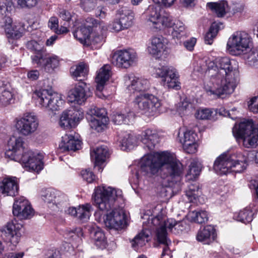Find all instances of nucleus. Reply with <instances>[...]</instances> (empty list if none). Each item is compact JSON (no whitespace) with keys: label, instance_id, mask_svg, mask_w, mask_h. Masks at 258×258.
Listing matches in <instances>:
<instances>
[{"label":"nucleus","instance_id":"11","mask_svg":"<svg viewBox=\"0 0 258 258\" xmlns=\"http://www.w3.org/2000/svg\"><path fill=\"white\" fill-rule=\"evenodd\" d=\"M39 125L37 117L33 113H26L17 120L16 127L21 135L25 136L31 135L35 132Z\"/></svg>","mask_w":258,"mask_h":258},{"label":"nucleus","instance_id":"32","mask_svg":"<svg viewBox=\"0 0 258 258\" xmlns=\"http://www.w3.org/2000/svg\"><path fill=\"white\" fill-rule=\"evenodd\" d=\"M148 52L155 59H159L161 56V39L159 37H153L148 47Z\"/></svg>","mask_w":258,"mask_h":258},{"label":"nucleus","instance_id":"15","mask_svg":"<svg viewBox=\"0 0 258 258\" xmlns=\"http://www.w3.org/2000/svg\"><path fill=\"white\" fill-rule=\"evenodd\" d=\"M92 93L86 83L80 82L68 93L69 101L76 102L79 104L84 103L90 97Z\"/></svg>","mask_w":258,"mask_h":258},{"label":"nucleus","instance_id":"54","mask_svg":"<svg viewBox=\"0 0 258 258\" xmlns=\"http://www.w3.org/2000/svg\"><path fill=\"white\" fill-rule=\"evenodd\" d=\"M12 3H16L21 8L31 9L38 4V0H11Z\"/></svg>","mask_w":258,"mask_h":258},{"label":"nucleus","instance_id":"23","mask_svg":"<svg viewBox=\"0 0 258 258\" xmlns=\"http://www.w3.org/2000/svg\"><path fill=\"white\" fill-rule=\"evenodd\" d=\"M109 156L108 148L106 146L98 147L90 152L91 158L94 160L95 167L99 172H102L103 168L101 165L109 157Z\"/></svg>","mask_w":258,"mask_h":258},{"label":"nucleus","instance_id":"45","mask_svg":"<svg viewBox=\"0 0 258 258\" xmlns=\"http://www.w3.org/2000/svg\"><path fill=\"white\" fill-rule=\"evenodd\" d=\"M95 245L98 248L104 249L106 246V240L104 233L99 229L93 231Z\"/></svg>","mask_w":258,"mask_h":258},{"label":"nucleus","instance_id":"31","mask_svg":"<svg viewBox=\"0 0 258 258\" xmlns=\"http://www.w3.org/2000/svg\"><path fill=\"white\" fill-rule=\"evenodd\" d=\"M87 24V26L80 27L74 33V37L81 43L85 44H88V39L92 29V24Z\"/></svg>","mask_w":258,"mask_h":258},{"label":"nucleus","instance_id":"62","mask_svg":"<svg viewBox=\"0 0 258 258\" xmlns=\"http://www.w3.org/2000/svg\"><path fill=\"white\" fill-rule=\"evenodd\" d=\"M176 21L173 22L172 17L169 14L165 12L162 14V25H164L167 27H172Z\"/></svg>","mask_w":258,"mask_h":258},{"label":"nucleus","instance_id":"18","mask_svg":"<svg viewBox=\"0 0 258 258\" xmlns=\"http://www.w3.org/2000/svg\"><path fill=\"white\" fill-rule=\"evenodd\" d=\"M84 117L83 112L73 109L62 112L59 121V126L64 129L75 127Z\"/></svg>","mask_w":258,"mask_h":258},{"label":"nucleus","instance_id":"17","mask_svg":"<svg viewBox=\"0 0 258 258\" xmlns=\"http://www.w3.org/2000/svg\"><path fill=\"white\" fill-rule=\"evenodd\" d=\"M136 53L131 49L116 51L112 56V63L118 68H128L134 62Z\"/></svg>","mask_w":258,"mask_h":258},{"label":"nucleus","instance_id":"48","mask_svg":"<svg viewBox=\"0 0 258 258\" xmlns=\"http://www.w3.org/2000/svg\"><path fill=\"white\" fill-rule=\"evenodd\" d=\"M190 216L193 221L199 224L205 223L208 219L207 212L203 210L192 211Z\"/></svg>","mask_w":258,"mask_h":258},{"label":"nucleus","instance_id":"27","mask_svg":"<svg viewBox=\"0 0 258 258\" xmlns=\"http://www.w3.org/2000/svg\"><path fill=\"white\" fill-rule=\"evenodd\" d=\"M151 224L154 241L153 246L158 247L161 244V216L158 215L153 218Z\"/></svg>","mask_w":258,"mask_h":258},{"label":"nucleus","instance_id":"55","mask_svg":"<svg viewBox=\"0 0 258 258\" xmlns=\"http://www.w3.org/2000/svg\"><path fill=\"white\" fill-rule=\"evenodd\" d=\"M67 197L60 191H56V196L54 200V206L60 209L67 205Z\"/></svg>","mask_w":258,"mask_h":258},{"label":"nucleus","instance_id":"19","mask_svg":"<svg viewBox=\"0 0 258 258\" xmlns=\"http://www.w3.org/2000/svg\"><path fill=\"white\" fill-rule=\"evenodd\" d=\"M22 153H23L22 154L19 155V159L14 160L15 161L21 162L26 167H28L30 169L37 172L43 169L41 157L39 154L36 155L31 150L26 151L24 150Z\"/></svg>","mask_w":258,"mask_h":258},{"label":"nucleus","instance_id":"2","mask_svg":"<svg viewBox=\"0 0 258 258\" xmlns=\"http://www.w3.org/2000/svg\"><path fill=\"white\" fill-rule=\"evenodd\" d=\"M141 141L152 153L145 155L140 162V171L144 175L151 177L158 175L161 170L160 137L156 130L147 129L142 133Z\"/></svg>","mask_w":258,"mask_h":258},{"label":"nucleus","instance_id":"24","mask_svg":"<svg viewBox=\"0 0 258 258\" xmlns=\"http://www.w3.org/2000/svg\"><path fill=\"white\" fill-rule=\"evenodd\" d=\"M18 192V185L16 177L7 178L0 182V196H15Z\"/></svg>","mask_w":258,"mask_h":258},{"label":"nucleus","instance_id":"25","mask_svg":"<svg viewBox=\"0 0 258 258\" xmlns=\"http://www.w3.org/2000/svg\"><path fill=\"white\" fill-rule=\"evenodd\" d=\"M81 145L82 142L74 136L66 134L62 137L59 147L63 151H76L81 148Z\"/></svg>","mask_w":258,"mask_h":258},{"label":"nucleus","instance_id":"28","mask_svg":"<svg viewBox=\"0 0 258 258\" xmlns=\"http://www.w3.org/2000/svg\"><path fill=\"white\" fill-rule=\"evenodd\" d=\"M117 14L120 16V23L124 29L132 26L134 19V14L132 10L126 7H122L117 11Z\"/></svg>","mask_w":258,"mask_h":258},{"label":"nucleus","instance_id":"58","mask_svg":"<svg viewBox=\"0 0 258 258\" xmlns=\"http://www.w3.org/2000/svg\"><path fill=\"white\" fill-rule=\"evenodd\" d=\"M209 61H211L209 59H201L197 62V66L195 67V70L203 73L206 72L208 69H212L209 68L208 66Z\"/></svg>","mask_w":258,"mask_h":258},{"label":"nucleus","instance_id":"44","mask_svg":"<svg viewBox=\"0 0 258 258\" xmlns=\"http://www.w3.org/2000/svg\"><path fill=\"white\" fill-rule=\"evenodd\" d=\"M108 121V117H104L102 119L91 118L89 124L92 129L97 132H101L106 127Z\"/></svg>","mask_w":258,"mask_h":258},{"label":"nucleus","instance_id":"60","mask_svg":"<svg viewBox=\"0 0 258 258\" xmlns=\"http://www.w3.org/2000/svg\"><path fill=\"white\" fill-rule=\"evenodd\" d=\"M19 217L21 219H27L30 218L33 215V210L29 202L27 201V204H26L24 211L21 212Z\"/></svg>","mask_w":258,"mask_h":258},{"label":"nucleus","instance_id":"37","mask_svg":"<svg viewBox=\"0 0 258 258\" xmlns=\"http://www.w3.org/2000/svg\"><path fill=\"white\" fill-rule=\"evenodd\" d=\"M148 237L149 231L147 230H143L132 240V247L137 250L139 247L143 246L148 242Z\"/></svg>","mask_w":258,"mask_h":258},{"label":"nucleus","instance_id":"36","mask_svg":"<svg viewBox=\"0 0 258 258\" xmlns=\"http://www.w3.org/2000/svg\"><path fill=\"white\" fill-rule=\"evenodd\" d=\"M201 168V164L199 161L196 160H192L189 165L188 170L186 175L187 179L191 180H195L200 175Z\"/></svg>","mask_w":258,"mask_h":258},{"label":"nucleus","instance_id":"43","mask_svg":"<svg viewBox=\"0 0 258 258\" xmlns=\"http://www.w3.org/2000/svg\"><path fill=\"white\" fill-rule=\"evenodd\" d=\"M92 210V207L90 204L79 206L77 218L82 222L87 221L89 219Z\"/></svg>","mask_w":258,"mask_h":258},{"label":"nucleus","instance_id":"38","mask_svg":"<svg viewBox=\"0 0 258 258\" xmlns=\"http://www.w3.org/2000/svg\"><path fill=\"white\" fill-rule=\"evenodd\" d=\"M173 27L171 35L173 38L181 39L187 36V31L184 25L180 21H176Z\"/></svg>","mask_w":258,"mask_h":258},{"label":"nucleus","instance_id":"20","mask_svg":"<svg viewBox=\"0 0 258 258\" xmlns=\"http://www.w3.org/2000/svg\"><path fill=\"white\" fill-rule=\"evenodd\" d=\"M179 76L175 68L172 67H162V83L164 87L176 90L181 88Z\"/></svg>","mask_w":258,"mask_h":258},{"label":"nucleus","instance_id":"21","mask_svg":"<svg viewBox=\"0 0 258 258\" xmlns=\"http://www.w3.org/2000/svg\"><path fill=\"white\" fill-rule=\"evenodd\" d=\"M161 0H153L154 5L151 7V11L148 18V22L150 23L152 30L155 32H158L161 27Z\"/></svg>","mask_w":258,"mask_h":258},{"label":"nucleus","instance_id":"49","mask_svg":"<svg viewBox=\"0 0 258 258\" xmlns=\"http://www.w3.org/2000/svg\"><path fill=\"white\" fill-rule=\"evenodd\" d=\"M56 191L52 189H47L42 191V199L48 204H52V206H50L51 208H53L54 206V200L56 196Z\"/></svg>","mask_w":258,"mask_h":258},{"label":"nucleus","instance_id":"10","mask_svg":"<svg viewBox=\"0 0 258 258\" xmlns=\"http://www.w3.org/2000/svg\"><path fill=\"white\" fill-rule=\"evenodd\" d=\"M135 106L142 113L153 115L160 106L158 98L148 93L141 94L137 96L134 101Z\"/></svg>","mask_w":258,"mask_h":258},{"label":"nucleus","instance_id":"5","mask_svg":"<svg viewBox=\"0 0 258 258\" xmlns=\"http://www.w3.org/2000/svg\"><path fill=\"white\" fill-rule=\"evenodd\" d=\"M94 205L99 210L107 212L112 209L115 203L122 198V191L111 187L98 186L92 196Z\"/></svg>","mask_w":258,"mask_h":258},{"label":"nucleus","instance_id":"16","mask_svg":"<svg viewBox=\"0 0 258 258\" xmlns=\"http://www.w3.org/2000/svg\"><path fill=\"white\" fill-rule=\"evenodd\" d=\"M20 226L17 223L16 218H13L9 221L1 229L2 236L5 237L6 240L12 244L16 245L20 240V233L19 230Z\"/></svg>","mask_w":258,"mask_h":258},{"label":"nucleus","instance_id":"56","mask_svg":"<svg viewBox=\"0 0 258 258\" xmlns=\"http://www.w3.org/2000/svg\"><path fill=\"white\" fill-rule=\"evenodd\" d=\"M97 0H80V7L85 12H90L97 6Z\"/></svg>","mask_w":258,"mask_h":258},{"label":"nucleus","instance_id":"1","mask_svg":"<svg viewBox=\"0 0 258 258\" xmlns=\"http://www.w3.org/2000/svg\"><path fill=\"white\" fill-rule=\"evenodd\" d=\"M209 68L214 69L210 82L205 84V91L210 95L221 97L233 92L236 81L235 72L237 64L235 60L227 57H218L214 61H209Z\"/></svg>","mask_w":258,"mask_h":258},{"label":"nucleus","instance_id":"64","mask_svg":"<svg viewBox=\"0 0 258 258\" xmlns=\"http://www.w3.org/2000/svg\"><path fill=\"white\" fill-rule=\"evenodd\" d=\"M248 108L253 113H258V97H253L250 100Z\"/></svg>","mask_w":258,"mask_h":258},{"label":"nucleus","instance_id":"30","mask_svg":"<svg viewBox=\"0 0 258 258\" xmlns=\"http://www.w3.org/2000/svg\"><path fill=\"white\" fill-rule=\"evenodd\" d=\"M175 220L172 218H167L164 220L162 223V244L165 245L164 251H166L168 249V245L171 243L170 240L167 238V235L169 231L173 232Z\"/></svg>","mask_w":258,"mask_h":258},{"label":"nucleus","instance_id":"35","mask_svg":"<svg viewBox=\"0 0 258 258\" xmlns=\"http://www.w3.org/2000/svg\"><path fill=\"white\" fill-rule=\"evenodd\" d=\"M207 6L215 13L218 17H222L226 14L228 4L226 2L222 1L219 3H208Z\"/></svg>","mask_w":258,"mask_h":258},{"label":"nucleus","instance_id":"3","mask_svg":"<svg viewBox=\"0 0 258 258\" xmlns=\"http://www.w3.org/2000/svg\"><path fill=\"white\" fill-rule=\"evenodd\" d=\"M182 163L176 159L175 154L168 151H162V195L169 199L172 197L170 187L179 180L183 174Z\"/></svg>","mask_w":258,"mask_h":258},{"label":"nucleus","instance_id":"42","mask_svg":"<svg viewBox=\"0 0 258 258\" xmlns=\"http://www.w3.org/2000/svg\"><path fill=\"white\" fill-rule=\"evenodd\" d=\"M201 194V191L200 190L199 185L197 184H190L185 192V195L189 201L196 203L199 200Z\"/></svg>","mask_w":258,"mask_h":258},{"label":"nucleus","instance_id":"33","mask_svg":"<svg viewBox=\"0 0 258 258\" xmlns=\"http://www.w3.org/2000/svg\"><path fill=\"white\" fill-rule=\"evenodd\" d=\"M149 88V82L147 79L136 78L132 81V83L128 86L130 91L137 92L146 91Z\"/></svg>","mask_w":258,"mask_h":258},{"label":"nucleus","instance_id":"59","mask_svg":"<svg viewBox=\"0 0 258 258\" xmlns=\"http://www.w3.org/2000/svg\"><path fill=\"white\" fill-rule=\"evenodd\" d=\"M213 112L209 109L199 110L196 113V117L199 119H210Z\"/></svg>","mask_w":258,"mask_h":258},{"label":"nucleus","instance_id":"39","mask_svg":"<svg viewBox=\"0 0 258 258\" xmlns=\"http://www.w3.org/2000/svg\"><path fill=\"white\" fill-rule=\"evenodd\" d=\"M88 72L87 66L84 63H81L78 66L73 67L70 70L73 77L78 81H82L83 79H79V78H85L87 75Z\"/></svg>","mask_w":258,"mask_h":258},{"label":"nucleus","instance_id":"29","mask_svg":"<svg viewBox=\"0 0 258 258\" xmlns=\"http://www.w3.org/2000/svg\"><path fill=\"white\" fill-rule=\"evenodd\" d=\"M110 70L111 67L108 64L104 65L99 70L95 78L97 90L102 91L106 82L108 81L110 76Z\"/></svg>","mask_w":258,"mask_h":258},{"label":"nucleus","instance_id":"4","mask_svg":"<svg viewBox=\"0 0 258 258\" xmlns=\"http://www.w3.org/2000/svg\"><path fill=\"white\" fill-rule=\"evenodd\" d=\"M247 158L241 153L233 155L224 153L219 156L214 162L213 168L220 175H225L234 172H241L247 166Z\"/></svg>","mask_w":258,"mask_h":258},{"label":"nucleus","instance_id":"9","mask_svg":"<svg viewBox=\"0 0 258 258\" xmlns=\"http://www.w3.org/2000/svg\"><path fill=\"white\" fill-rule=\"evenodd\" d=\"M37 96V102L41 108L56 111L60 109L63 103L60 96L51 89H41L35 92Z\"/></svg>","mask_w":258,"mask_h":258},{"label":"nucleus","instance_id":"14","mask_svg":"<svg viewBox=\"0 0 258 258\" xmlns=\"http://www.w3.org/2000/svg\"><path fill=\"white\" fill-rule=\"evenodd\" d=\"M103 222L105 226L109 229H121L126 225V216L120 209H114L111 212L105 215Z\"/></svg>","mask_w":258,"mask_h":258},{"label":"nucleus","instance_id":"26","mask_svg":"<svg viewBox=\"0 0 258 258\" xmlns=\"http://www.w3.org/2000/svg\"><path fill=\"white\" fill-rule=\"evenodd\" d=\"M23 139L20 138L15 139L14 142L12 140L9 143L10 148L6 151L5 155L12 160H19V155L24 151Z\"/></svg>","mask_w":258,"mask_h":258},{"label":"nucleus","instance_id":"22","mask_svg":"<svg viewBox=\"0 0 258 258\" xmlns=\"http://www.w3.org/2000/svg\"><path fill=\"white\" fill-rule=\"evenodd\" d=\"M217 233L214 226L206 225L200 228L197 233V240L203 244L210 245L216 239Z\"/></svg>","mask_w":258,"mask_h":258},{"label":"nucleus","instance_id":"63","mask_svg":"<svg viewBox=\"0 0 258 258\" xmlns=\"http://www.w3.org/2000/svg\"><path fill=\"white\" fill-rule=\"evenodd\" d=\"M81 175L83 179L89 183L92 182L95 179V175L90 169L82 170Z\"/></svg>","mask_w":258,"mask_h":258},{"label":"nucleus","instance_id":"13","mask_svg":"<svg viewBox=\"0 0 258 258\" xmlns=\"http://www.w3.org/2000/svg\"><path fill=\"white\" fill-rule=\"evenodd\" d=\"M86 21L87 23L92 24L93 28L87 45H95L101 43L103 39V32L107 30L106 24L103 21H98L93 18L88 17Z\"/></svg>","mask_w":258,"mask_h":258},{"label":"nucleus","instance_id":"6","mask_svg":"<svg viewBox=\"0 0 258 258\" xmlns=\"http://www.w3.org/2000/svg\"><path fill=\"white\" fill-rule=\"evenodd\" d=\"M233 134L235 138L242 140L245 148H254L258 145V123L254 126L252 120L240 122L238 128H233Z\"/></svg>","mask_w":258,"mask_h":258},{"label":"nucleus","instance_id":"41","mask_svg":"<svg viewBox=\"0 0 258 258\" xmlns=\"http://www.w3.org/2000/svg\"><path fill=\"white\" fill-rule=\"evenodd\" d=\"M137 139L136 137L131 134H126L120 141V147L122 150H127L132 149L137 144Z\"/></svg>","mask_w":258,"mask_h":258},{"label":"nucleus","instance_id":"8","mask_svg":"<svg viewBox=\"0 0 258 258\" xmlns=\"http://www.w3.org/2000/svg\"><path fill=\"white\" fill-rule=\"evenodd\" d=\"M252 43V38L247 33L237 31L229 38L227 48L231 54L240 55L249 51Z\"/></svg>","mask_w":258,"mask_h":258},{"label":"nucleus","instance_id":"50","mask_svg":"<svg viewBox=\"0 0 258 258\" xmlns=\"http://www.w3.org/2000/svg\"><path fill=\"white\" fill-rule=\"evenodd\" d=\"M179 138H180V142L182 144V145L185 144L189 145L196 142L197 135L194 132L187 130L183 133L182 137L179 136Z\"/></svg>","mask_w":258,"mask_h":258},{"label":"nucleus","instance_id":"40","mask_svg":"<svg viewBox=\"0 0 258 258\" xmlns=\"http://www.w3.org/2000/svg\"><path fill=\"white\" fill-rule=\"evenodd\" d=\"M222 23H213L211 25L209 31L205 37L206 43L211 45L212 44L214 38L216 37L219 30L223 28Z\"/></svg>","mask_w":258,"mask_h":258},{"label":"nucleus","instance_id":"52","mask_svg":"<svg viewBox=\"0 0 258 258\" xmlns=\"http://www.w3.org/2000/svg\"><path fill=\"white\" fill-rule=\"evenodd\" d=\"M88 115H90L91 118H93V116H96L98 119H102L107 116V111L104 108H98L96 106L91 107L87 111Z\"/></svg>","mask_w":258,"mask_h":258},{"label":"nucleus","instance_id":"61","mask_svg":"<svg viewBox=\"0 0 258 258\" xmlns=\"http://www.w3.org/2000/svg\"><path fill=\"white\" fill-rule=\"evenodd\" d=\"M188 228V225L185 221L176 222L174 224L173 232L174 234H179L183 231L186 230Z\"/></svg>","mask_w":258,"mask_h":258},{"label":"nucleus","instance_id":"53","mask_svg":"<svg viewBox=\"0 0 258 258\" xmlns=\"http://www.w3.org/2000/svg\"><path fill=\"white\" fill-rule=\"evenodd\" d=\"M247 62L250 64H254L258 60V50L254 51L251 49L245 53L242 54Z\"/></svg>","mask_w":258,"mask_h":258},{"label":"nucleus","instance_id":"12","mask_svg":"<svg viewBox=\"0 0 258 258\" xmlns=\"http://www.w3.org/2000/svg\"><path fill=\"white\" fill-rule=\"evenodd\" d=\"M31 58L34 64H36L44 71L49 73H52L59 64L57 56L49 55L47 54L46 51L45 53H39L37 55L32 56Z\"/></svg>","mask_w":258,"mask_h":258},{"label":"nucleus","instance_id":"57","mask_svg":"<svg viewBox=\"0 0 258 258\" xmlns=\"http://www.w3.org/2000/svg\"><path fill=\"white\" fill-rule=\"evenodd\" d=\"M111 120L114 124L120 125L122 123H127L128 119L124 114L121 113H113L111 115Z\"/></svg>","mask_w":258,"mask_h":258},{"label":"nucleus","instance_id":"7","mask_svg":"<svg viewBox=\"0 0 258 258\" xmlns=\"http://www.w3.org/2000/svg\"><path fill=\"white\" fill-rule=\"evenodd\" d=\"M11 8V3L9 0H0V26L5 30L8 38L18 39L22 36L23 33L26 30L24 25L19 30L15 29L12 25L13 21L9 16Z\"/></svg>","mask_w":258,"mask_h":258},{"label":"nucleus","instance_id":"47","mask_svg":"<svg viewBox=\"0 0 258 258\" xmlns=\"http://www.w3.org/2000/svg\"><path fill=\"white\" fill-rule=\"evenodd\" d=\"M26 47L28 49L35 51V54L37 55L39 53L45 52L46 50L44 48L43 41L41 40L36 41L31 40L27 42Z\"/></svg>","mask_w":258,"mask_h":258},{"label":"nucleus","instance_id":"34","mask_svg":"<svg viewBox=\"0 0 258 258\" xmlns=\"http://www.w3.org/2000/svg\"><path fill=\"white\" fill-rule=\"evenodd\" d=\"M14 101V95L10 87L6 86L0 87V102L5 105L7 106Z\"/></svg>","mask_w":258,"mask_h":258},{"label":"nucleus","instance_id":"46","mask_svg":"<svg viewBox=\"0 0 258 258\" xmlns=\"http://www.w3.org/2000/svg\"><path fill=\"white\" fill-rule=\"evenodd\" d=\"M253 215V211L250 206L249 207H246L239 212L237 219L238 221L244 223H248L252 220Z\"/></svg>","mask_w":258,"mask_h":258},{"label":"nucleus","instance_id":"51","mask_svg":"<svg viewBox=\"0 0 258 258\" xmlns=\"http://www.w3.org/2000/svg\"><path fill=\"white\" fill-rule=\"evenodd\" d=\"M27 201L24 198L22 197L15 201L13 205V213L14 216L19 217L21 212L24 211Z\"/></svg>","mask_w":258,"mask_h":258}]
</instances>
